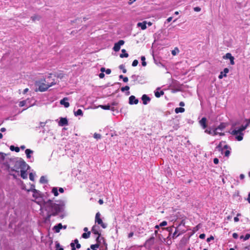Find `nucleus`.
Wrapping results in <instances>:
<instances>
[{"instance_id":"f257e3e1","label":"nucleus","mask_w":250,"mask_h":250,"mask_svg":"<svg viewBox=\"0 0 250 250\" xmlns=\"http://www.w3.org/2000/svg\"><path fill=\"white\" fill-rule=\"evenodd\" d=\"M64 206V203L62 201L58 204L54 203L50 199L44 202V208L47 212V218L49 219L51 216L57 215L62 210Z\"/></svg>"},{"instance_id":"f03ea898","label":"nucleus","mask_w":250,"mask_h":250,"mask_svg":"<svg viewBox=\"0 0 250 250\" xmlns=\"http://www.w3.org/2000/svg\"><path fill=\"white\" fill-rule=\"evenodd\" d=\"M13 162V167H11L9 165L7 166V170L9 172L12 171L19 172V170L21 171L22 169H27L29 167L25 162L21 158Z\"/></svg>"},{"instance_id":"7ed1b4c3","label":"nucleus","mask_w":250,"mask_h":250,"mask_svg":"<svg viewBox=\"0 0 250 250\" xmlns=\"http://www.w3.org/2000/svg\"><path fill=\"white\" fill-rule=\"evenodd\" d=\"M56 84L54 81L51 83L47 82V83H41L39 86L40 91L43 92L47 90L50 87Z\"/></svg>"},{"instance_id":"20e7f679","label":"nucleus","mask_w":250,"mask_h":250,"mask_svg":"<svg viewBox=\"0 0 250 250\" xmlns=\"http://www.w3.org/2000/svg\"><path fill=\"white\" fill-rule=\"evenodd\" d=\"M91 231L93 234L97 235L96 239V242H100V240H104V237L101 236V234L99 231V227H97L95 225L93 226L92 228Z\"/></svg>"},{"instance_id":"39448f33","label":"nucleus","mask_w":250,"mask_h":250,"mask_svg":"<svg viewBox=\"0 0 250 250\" xmlns=\"http://www.w3.org/2000/svg\"><path fill=\"white\" fill-rule=\"evenodd\" d=\"M95 222L96 223H97L98 225H101V226L103 229H105L107 227L106 224L104 223L103 222L102 219L101 218V214L99 212H97L96 214Z\"/></svg>"},{"instance_id":"423d86ee","label":"nucleus","mask_w":250,"mask_h":250,"mask_svg":"<svg viewBox=\"0 0 250 250\" xmlns=\"http://www.w3.org/2000/svg\"><path fill=\"white\" fill-rule=\"evenodd\" d=\"M125 41L124 40H119L117 42L114 44L113 49L115 52H118L121 48V46L124 45Z\"/></svg>"},{"instance_id":"0eeeda50","label":"nucleus","mask_w":250,"mask_h":250,"mask_svg":"<svg viewBox=\"0 0 250 250\" xmlns=\"http://www.w3.org/2000/svg\"><path fill=\"white\" fill-rule=\"evenodd\" d=\"M154 236H151L146 241L144 246L150 248L154 244Z\"/></svg>"},{"instance_id":"6e6552de","label":"nucleus","mask_w":250,"mask_h":250,"mask_svg":"<svg viewBox=\"0 0 250 250\" xmlns=\"http://www.w3.org/2000/svg\"><path fill=\"white\" fill-rule=\"evenodd\" d=\"M99 245V250H107V244L104 238V240H100Z\"/></svg>"},{"instance_id":"1a4fd4ad","label":"nucleus","mask_w":250,"mask_h":250,"mask_svg":"<svg viewBox=\"0 0 250 250\" xmlns=\"http://www.w3.org/2000/svg\"><path fill=\"white\" fill-rule=\"evenodd\" d=\"M247 125H242L238 130H234L232 131L231 134L236 135L238 133H242V131L247 128Z\"/></svg>"},{"instance_id":"9d476101","label":"nucleus","mask_w":250,"mask_h":250,"mask_svg":"<svg viewBox=\"0 0 250 250\" xmlns=\"http://www.w3.org/2000/svg\"><path fill=\"white\" fill-rule=\"evenodd\" d=\"M224 59H229L230 60V63L231 65L234 64V57L232 56L231 54L229 53H228L225 56L223 57Z\"/></svg>"},{"instance_id":"9b49d317","label":"nucleus","mask_w":250,"mask_h":250,"mask_svg":"<svg viewBox=\"0 0 250 250\" xmlns=\"http://www.w3.org/2000/svg\"><path fill=\"white\" fill-rule=\"evenodd\" d=\"M139 102V101L136 98V97L133 96L131 95L129 98V104H137Z\"/></svg>"},{"instance_id":"f8f14e48","label":"nucleus","mask_w":250,"mask_h":250,"mask_svg":"<svg viewBox=\"0 0 250 250\" xmlns=\"http://www.w3.org/2000/svg\"><path fill=\"white\" fill-rule=\"evenodd\" d=\"M207 120L206 117L202 118L201 120L199 121V124L202 127L203 129H205L207 127Z\"/></svg>"},{"instance_id":"ddd939ff","label":"nucleus","mask_w":250,"mask_h":250,"mask_svg":"<svg viewBox=\"0 0 250 250\" xmlns=\"http://www.w3.org/2000/svg\"><path fill=\"white\" fill-rule=\"evenodd\" d=\"M150 98L146 94H144L142 97V100L144 104L146 105L150 101Z\"/></svg>"},{"instance_id":"4468645a","label":"nucleus","mask_w":250,"mask_h":250,"mask_svg":"<svg viewBox=\"0 0 250 250\" xmlns=\"http://www.w3.org/2000/svg\"><path fill=\"white\" fill-rule=\"evenodd\" d=\"M68 123L66 118H61L59 122V125L61 126L68 125Z\"/></svg>"},{"instance_id":"2eb2a0df","label":"nucleus","mask_w":250,"mask_h":250,"mask_svg":"<svg viewBox=\"0 0 250 250\" xmlns=\"http://www.w3.org/2000/svg\"><path fill=\"white\" fill-rule=\"evenodd\" d=\"M68 100V98L65 97L60 101V104L62 105H63L65 107H68L70 104L68 102H66Z\"/></svg>"},{"instance_id":"dca6fc26","label":"nucleus","mask_w":250,"mask_h":250,"mask_svg":"<svg viewBox=\"0 0 250 250\" xmlns=\"http://www.w3.org/2000/svg\"><path fill=\"white\" fill-rule=\"evenodd\" d=\"M229 69L228 68H225L224 69L223 72L222 71L220 72V74L218 76V78L219 79H221L223 78V77H226L227 76L226 74L228 73L229 72Z\"/></svg>"},{"instance_id":"f3484780","label":"nucleus","mask_w":250,"mask_h":250,"mask_svg":"<svg viewBox=\"0 0 250 250\" xmlns=\"http://www.w3.org/2000/svg\"><path fill=\"white\" fill-rule=\"evenodd\" d=\"M146 21H144L142 22H138L137 23V26L140 27L142 30H145L146 28Z\"/></svg>"},{"instance_id":"a211bd4d","label":"nucleus","mask_w":250,"mask_h":250,"mask_svg":"<svg viewBox=\"0 0 250 250\" xmlns=\"http://www.w3.org/2000/svg\"><path fill=\"white\" fill-rule=\"evenodd\" d=\"M62 228V226L61 223L58 224L54 227V229L56 232H59L61 229Z\"/></svg>"},{"instance_id":"6ab92c4d","label":"nucleus","mask_w":250,"mask_h":250,"mask_svg":"<svg viewBox=\"0 0 250 250\" xmlns=\"http://www.w3.org/2000/svg\"><path fill=\"white\" fill-rule=\"evenodd\" d=\"M27 169H22L21 170V176L23 179H27V174L26 173V171Z\"/></svg>"},{"instance_id":"aec40b11","label":"nucleus","mask_w":250,"mask_h":250,"mask_svg":"<svg viewBox=\"0 0 250 250\" xmlns=\"http://www.w3.org/2000/svg\"><path fill=\"white\" fill-rule=\"evenodd\" d=\"M122 53L120 55V58H127L128 57V54L126 53L125 49H123L122 50Z\"/></svg>"},{"instance_id":"412c9836","label":"nucleus","mask_w":250,"mask_h":250,"mask_svg":"<svg viewBox=\"0 0 250 250\" xmlns=\"http://www.w3.org/2000/svg\"><path fill=\"white\" fill-rule=\"evenodd\" d=\"M99 242H96V244L91 245L90 246V248L91 249V250H99V249H98V247H100Z\"/></svg>"},{"instance_id":"4be33fe9","label":"nucleus","mask_w":250,"mask_h":250,"mask_svg":"<svg viewBox=\"0 0 250 250\" xmlns=\"http://www.w3.org/2000/svg\"><path fill=\"white\" fill-rule=\"evenodd\" d=\"M244 134L243 133H238V134L236 136L235 138L238 141H242L243 139Z\"/></svg>"},{"instance_id":"5701e85b","label":"nucleus","mask_w":250,"mask_h":250,"mask_svg":"<svg viewBox=\"0 0 250 250\" xmlns=\"http://www.w3.org/2000/svg\"><path fill=\"white\" fill-rule=\"evenodd\" d=\"M25 154L26 155V157L27 158H31V154L33 153V151L30 150V149H26L25 150Z\"/></svg>"},{"instance_id":"b1692460","label":"nucleus","mask_w":250,"mask_h":250,"mask_svg":"<svg viewBox=\"0 0 250 250\" xmlns=\"http://www.w3.org/2000/svg\"><path fill=\"white\" fill-rule=\"evenodd\" d=\"M31 190L33 192V196L35 199L38 198L39 196V194L38 192L37 191V190L35 188L32 189Z\"/></svg>"},{"instance_id":"393cba45","label":"nucleus","mask_w":250,"mask_h":250,"mask_svg":"<svg viewBox=\"0 0 250 250\" xmlns=\"http://www.w3.org/2000/svg\"><path fill=\"white\" fill-rule=\"evenodd\" d=\"M225 144V142L222 141L221 142L218 146H217V148L218 149V150L219 151H223V147Z\"/></svg>"},{"instance_id":"a878e982","label":"nucleus","mask_w":250,"mask_h":250,"mask_svg":"<svg viewBox=\"0 0 250 250\" xmlns=\"http://www.w3.org/2000/svg\"><path fill=\"white\" fill-rule=\"evenodd\" d=\"M185 111V108L183 107H177L175 109V112L176 113H183Z\"/></svg>"},{"instance_id":"bb28decb","label":"nucleus","mask_w":250,"mask_h":250,"mask_svg":"<svg viewBox=\"0 0 250 250\" xmlns=\"http://www.w3.org/2000/svg\"><path fill=\"white\" fill-rule=\"evenodd\" d=\"M10 149L11 151H15L16 152H19L20 151V148L18 146H10Z\"/></svg>"},{"instance_id":"cd10ccee","label":"nucleus","mask_w":250,"mask_h":250,"mask_svg":"<svg viewBox=\"0 0 250 250\" xmlns=\"http://www.w3.org/2000/svg\"><path fill=\"white\" fill-rule=\"evenodd\" d=\"M91 234L90 231H87V232H84L82 234V237L84 239L88 238L90 237Z\"/></svg>"},{"instance_id":"c85d7f7f","label":"nucleus","mask_w":250,"mask_h":250,"mask_svg":"<svg viewBox=\"0 0 250 250\" xmlns=\"http://www.w3.org/2000/svg\"><path fill=\"white\" fill-rule=\"evenodd\" d=\"M99 107H101V108H102L104 110H109L110 109V106L109 104L100 105H99Z\"/></svg>"},{"instance_id":"c756f323","label":"nucleus","mask_w":250,"mask_h":250,"mask_svg":"<svg viewBox=\"0 0 250 250\" xmlns=\"http://www.w3.org/2000/svg\"><path fill=\"white\" fill-rule=\"evenodd\" d=\"M164 94V92L163 91H161L160 92L156 91L155 92V96L157 98H159V97H160L161 96H162Z\"/></svg>"},{"instance_id":"7c9ffc66","label":"nucleus","mask_w":250,"mask_h":250,"mask_svg":"<svg viewBox=\"0 0 250 250\" xmlns=\"http://www.w3.org/2000/svg\"><path fill=\"white\" fill-rule=\"evenodd\" d=\"M52 192L54 194L55 196H57L59 195L58 191V189L56 187H54L52 189Z\"/></svg>"},{"instance_id":"2f4dec72","label":"nucleus","mask_w":250,"mask_h":250,"mask_svg":"<svg viewBox=\"0 0 250 250\" xmlns=\"http://www.w3.org/2000/svg\"><path fill=\"white\" fill-rule=\"evenodd\" d=\"M74 242H75L76 244V249H80L81 247V244L79 243V241L77 239H76L74 240Z\"/></svg>"},{"instance_id":"473e14b6","label":"nucleus","mask_w":250,"mask_h":250,"mask_svg":"<svg viewBox=\"0 0 250 250\" xmlns=\"http://www.w3.org/2000/svg\"><path fill=\"white\" fill-rule=\"evenodd\" d=\"M74 114L75 116H79V115H83V111L81 109H79L77 110V111L75 112H74Z\"/></svg>"},{"instance_id":"72a5a7b5","label":"nucleus","mask_w":250,"mask_h":250,"mask_svg":"<svg viewBox=\"0 0 250 250\" xmlns=\"http://www.w3.org/2000/svg\"><path fill=\"white\" fill-rule=\"evenodd\" d=\"M142 61V64L143 66H145L146 65V58L145 56H142L141 58Z\"/></svg>"},{"instance_id":"f704fd0d","label":"nucleus","mask_w":250,"mask_h":250,"mask_svg":"<svg viewBox=\"0 0 250 250\" xmlns=\"http://www.w3.org/2000/svg\"><path fill=\"white\" fill-rule=\"evenodd\" d=\"M55 250H63V248L60 246V245L59 243H56Z\"/></svg>"},{"instance_id":"c9c22d12","label":"nucleus","mask_w":250,"mask_h":250,"mask_svg":"<svg viewBox=\"0 0 250 250\" xmlns=\"http://www.w3.org/2000/svg\"><path fill=\"white\" fill-rule=\"evenodd\" d=\"M119 68L122 70L124 73H125L126 72V69L125 68V66L123 64L120 65L119 66Z\"/></svg>"},{"instance_id":"e433bc0d","label":"nucleus","mask_w":250,"mask_h":250,"mask_svg":"<svg viewBox=\"0 0 250 250\" xmlns=\"http://www.w3.org/2000/svg\"><path fill=\"white\" fill-rule=\"evenodd\" d=\"M40 182L41 183H47V180L45 179L44 176H42L40 179Z\"/></svg>"},{"instance_id":"4c0bfd02","label":"nucleus","mask_w":250,"mask_h":250,"mask_svg":"<svg viewBox=\"0 0 250 250\" xmlns=\"http://www.w3.org/2000/svg\"><path fill=\"white\" fill-rule=\"evenodd\" d=\"M26 103V101L23 100V101H21L19 103V105L20 107H22L25 105Z\"/></svg>"},{"instance_id":"58836bf2","label":"nucleus","mask_w":250,"mask_h":250,"mask_svg":"<svg viewBox=\"0 0 250 250\" xmlns=\"http://www.w3.org/2000/svg\"><path fill=\"white\" fill-rule=\"evenodd\" d=\"M94 138L96 139H100L101 138V135L97 133H95L94 134Z\"/></svg>"},{"instance_id":"ea45409f","label":"nucleus","mask_w":250,"mask_h":250,"mask_svg":"<svg viewBox=\"0 0 250 250\" xmlns=\"http://www.w3.org/2000/svg\"><path fill=\"white\" fill-rule=\"evenodd\" d=\"M129 89V87L127 85L126 86H125V87H123L121 88V91L122 92H124L125 91H127V90H128Z\"/></svg>"},{"instance_id":"a19ab883","label":"nucleus","mask_w":250,"mask_h":250,"mask_svg":"<svg viewBox=\"0 0 250 250\" xmlns=\"http://www.w3.org/2000/svg\"><path fill=\"white\" fill-rule=\"evenodd\" d=\"M70 246L71 247V250H76L75 243L74 241L70 243Z\"/></svg>"},{"instance_id":"79ce46f5","label":"nucleus","mask_w":250,"mask_h":250,"mask_svg":"<svg viewBox=\"0 0 250 250\" xmlns=\"http://www.w3.org/2000/svg\"><path fill=\"white\" fill-rule=\"evenodd\" d=\"M177 52H179V50L177 48H176L175 50H173L171 51V54L173 55V56H175L177 54Z\"/></svg>"},{"instance_id":"37998d69","label":"nucleus","mask_w":250,"mask_h":250,"mask_svg":"<svg viewBox=\"0 0 250 250\" xmlns=\"http://www.w3.org/2000/svg\"><path fill=\"white\" fill-rule=\"evenodd\" d=\"M138 64V61L137 60H135L133 61L132 65L134 67L136 66Z\"/></svg>"},{"instance_id":"c03bdc74","label":"nucleus","mask_w":250,"mask_h":250,"mask_svg":"<svg viewBox=\"0 0 250 250\" xmlns=\"http://www.w3.org/2000/svg\"><path fill=\"white\" fill-rule=\"evenodd\" d=\"M29 179L31 181H34V175L32 173H30L29 174Z\"/></svg>"},{"instance_id":"a18cd8bd","label":"nucleus","mask_w":250,"mask_h":250,"mask_svg":"<svg viewBox=\"0 0 250 250\" xmlns=\"http://www.w3.org/2000/svg\"><path fill=\"white\" fill-rule=\"evenodd\" d=\"M250 238V234L247 233L246 234L245 237H244V240L245 241L248 240Z\"/></svg>"},{"instance_id":"49530a36","label":"nucleus","mask_w":250,"mask_h":250,"mask_svg":"<svg viewBox=\"0 0 250 250\" xmlns=\"http://www.w3.org/2000/svg\"><path fill=\"white\" fill-rule=\"evenodd\" d=\"M167 222L166 221H163L162 222H161L160 224V227H163V226H167Z\"/></svg>"},{"instance_id":"de8ad7c7","label":"nucleus","mask_w":250,"mask_h":250,"mask_svg":"<svg viewBox=\"0 0 250 250\" xmlns=\"http://www.w3.org/2000/svg\"><path fill=\"white\" fill-rule=\"evenodd\" d=\"M224 127L225 126L222 124H221L216 128H217V129L223 130Z\"/></svg>"},{"instance_id":"09e8293b","label":"nucleus","mask_w":250,"mask_h":250,"mask_svg":"<svg viewBox=\"0 0 250 250\" xmlns=\"http://www.w3.org/2000/svg\"><path fill=\"white\" fill-rule=\"evenodd\" d=\"M229 154H230V151L229 150H227L225 152V156L226 157H228L229 155Z\"/></svg>"},{"instance_id":"8fccbe9b","label":"nucleus","mask_w":250,"mask_h":250,"mask_svg":"<svg viewBox=\"0 0 250 250\" xmlns=\"http://www.w3.org/2000/svg\"><path fill=\"white\" fill-rule=\"evenodd\" d=\"M194 10L195 12H199L201 11V8L199 7H195L194 8Z\"/></svg>"},{"instance_id":"3c124183","label":"nucleus","mask_w":250,"mask_h":250,"mask_svg":"<svg viewBox=\"0 0 250 250\" xmlns=\"http://www.w3.org/2000/svg\"><path fill=\"white\" fill-rule=\"evenodd\" d=\"M214 239V237L213 236H210L207 239V242H209L211 240H212Z\"/></svg>"},{"instance_id":"603ef678","label":"nucleus","mask_w":250,"mask_h":250,"mask_svg":"<svg viewBox=\"0 0 250 250\" xmlns=\"http://www.w3.org/2000/svg\"><path fill=\"white\" fill-rule=\"evenodd\" d=\"M213 163L215 164H218V163H219V160L218 158H215L214 159H213Z\"/></svg>"},{"instance_id":"864d4df0","label":"nucleus","mask_w":250,"mask_h":250,"mask_svg":"<svg viewBox=\"0 0 250 250\" xmlns=\"http://www.w3.org/2000/svg\"><path fill=\"white\" fill-rule=\"evenodd\" d=\"M205 132L208 134L211 135L212 134V131L210 130L206 129Z\"/></svg>"},{"instance_id":"5fc2aeb1","label":"nucleus","mask_w":250,"mask_h":250,"mask_svg":"<svg viewBox=\"0 0 250 250\" xmlns=\"http://www.w3.org/2000/svg\"><path fill=\"white\" fill-rule=\"evenodd\" d=\"M217 130V128H215V130H214L213 131H212V134L211 135L215 136L217 134V132L216 130Z\"/></svg>"},{"instance_id":"6e6d98bb","label":"nucleus","mask_w":250,"mask_h":250,"mask_svg":"<svg viewBox=\"0 0 250 250\" xmlns=\"http://www.w3.org/2000/svg\"><path fill=\"white\" fill-rule=\"evenodd\" d=\"M134 235V232H130L128 234V238H130L131 237H132Z\"/></svg>"},{"instance_id":"4d7b16f0","label":"nucleus","mask_w":250,"mask_h":250,"mask_svg":"<svg viewBox=\"0 0 250 250\" xmlns=\"http://www.w3.org/2000/svg\"><path fill=\"white\" fill-rule=\"evenodd\" d=\"M232 237L235 239H237L238 237V235L236 233H233L232 234Z\"/></svg>"},{"instance_id":"13d9d810","label":"nucleus","mask_w":250,"mask_h":250,"mask_svg":"<svg viewBox=\"0 0 250 250\" xmlns=\"http://www.w3.org/2000/svg\"><path fill=\"white\" fill-rule=\"evenodd\" d=\"M205 236L206 235L204 233H202V234H200L199 238L201 239H204L205 237Z\"/></svg>"},{"instance_id":"bf43d9fd","label":"nucleus","mask_w":250,"mask_h":250,"mask_svg":"<svg viewBox=\"0 0 250 250\" xmlns=\"http://www.w3.org/2000/svg\"><path fill=\"white\" fill-rule=\"evenodd\" d=\"M246 122H247V124L246 125H247V126L248 127L250 124V119H246Z\"/></svg>"},{"instance_id":"052dcab7","label":"nucleus","mask_w":250,"mask_h":250,"mask_svg":"<svg viewBox=\"0 0 250 250\" xmlns=\"http://www.w3.org/2000/svg\"><path fill=\"white\" fill-rule=\"evenodd\" d=\"M105 72L107 74H110L111 72V71L110 69H107L105 70Z\"/></svg>"},{"instance_id":"680f3d73","label":"nucleus","mask_w":250,"mask_h":250,"mask_svg":"<svg viewBox=\"0 0 250 250\" xmlns=\"http://www.w3.org/2000/svg\"><path fill=\"white\" fill-rule=\"evenodd\" d=\"M104 73H101L100 74H99V77L101 78V79H103L104 78Z\"/></svg>"},{"instance_id":"e2e57ef3","label":"nucleus","mask_w":250,"mask_h":250,"mask_svg":"<svg viewBox=\"0 0 250 250\" xmlns=\"http://www.w3.org/2000/svg\"><path fill=\"white\" fill-rule=\"evenodd\" d=\"M128 81V79L127 77H125L124 78H123V81L125 82V83H126Z\"/></svg>"},{"instance_id":"0e129e2a","label":"nucleus","mask_w":250,"mask_h":250,"mask_svg":"<svg viewBox=\"0 0 250 250\" xmlns=\"http://www.w3.org/2000/svg\"><path fill=\"white\" fill-rule=\"evenodd\" d=\"M98 203H99L100 205H103L104 203L103 200L101 199H99L98 201Z\"/></svg>"},{"instance_id":"69168bd1","label":"nucleus","mask_w":250,"mask_h":250,"mask_svg":"<svg viewBox=\"0 0 250 250\" xmlns=\"http://www.w3.org/2000/svg\"><path fill=\"white\" fill-rule=\"evenodd\" d=\"M59 191L61 192V193H63L64 192V189L63 188H60L59 189Z\"/></svg>"},{"instance_id":"338daca9","label":"nucleus","mask_w":250,"mask_h":250,"mask_svg":"<svg viewBox=\"0 0 250 250\" xmlns=\"http://www.w3.org/2000/svg\"><path fill=\"white\" fill-rule=\"evenodd\" d=\"M179 105L182 107L183 106H185V103L183 102H181L179 103Z\"/></svg>"},{"instance_id":"774afa93","label":"nucleus","mask_w":250,"mask_h":250,"mask_svg":"<svg viewBox=\"0 0 250 250\" xmlns=\"http://www.w3.org/2000/svg\"><path fill=\"white\" fill-rule=\"evenodd\" d=\"M247 201L250 204V192L249 193Z\"/></svg>"}]
</instances>
